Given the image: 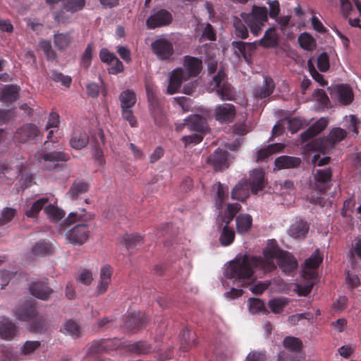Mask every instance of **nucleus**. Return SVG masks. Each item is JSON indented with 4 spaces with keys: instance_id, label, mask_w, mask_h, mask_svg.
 Here are the masks:
<instances>
[{
    "instance_id": "bb28decb",
    "label": "nucleus",
    "mask_w": 361,
    "mask_h": 361,
    "mask_svg": "<svg viewBox=\"0 0 361 361\" xmlns=\"http://www.w3.org/2000/svg\"><path fill=\"white\" fill-rule=\"evenodd\" d=\"M30 293L41 300H47L53 290L44 283L33 282L30 286Z\"/></svg>"
},
{
    "instance_id": "ddd939ff",
    "label": "nucleus",
    "mask_w": 361,
    "mask_h": 361,
    "mask_svg": "<svg viewBox=\"0 0 361 361\" xmlns=\"http://www.w3.org/2000/svg\"><path fill=\"white\" fill-rule=\"evenodd\" d=\"M323 261V255L317 249L312 255L305 261V269L303 274L305 277H308L310 279H315L317 274L315 270L319 267Z\"/></svg>"
},
{
    "instance_id": "1a4fd4ad",
    "label": "nucleus",
    "mask_w": 361,
    "mask_h": 361,
    "mask_svg": "<svg viewBox=\"0 0 361 361\" xmlns=\"http://www.w3.org/2000/svg\"><path fill=\"white\" fill-rule=\"evenodd\" d=\"M172 21V14L167 10L161 8L148 17L146 20V25L149 29H155L167 26Z\"/></svg>"
},
{
    "instance_id": "3c124183",
    "label": "nucleus",
    "mask_w": 361,
    "mask_h": 361,
    "mask_svg": "<svg viewBox=\"0 0 361 361\" xmlns=\"http://www.w3.org/2000/svg\"><path fill=\"white\" fill-rule=\"evenodd\" d=\"M235 36L238 38L246 39L248 37V30L246 25L238 18L235 17L233 20Z\"/></svg>"
},
{
    "instance_id": "dca6fc26",
    "label": "nucleus",
    "mask_w": 361,
    "mask_h": 361,
    "mask_svg": "<svg viewBox=\"0 0 361 361\" xmlns=\"http://www.w3.org/2000/svg\"><path fill=\"white\" fill-rule=\"evenodd\" d=\"M228 156L227 151L218 148L207 157V162L212 166L215 171H222L228 167Z\"/></svg>"
},
{
    "instance_id": "6e6552de",
    "label": "nucleus",
    "mask_w": 361,
    "mask_h": 361,
    "mask_svg": "<svg viewBox=\"0 0 361 361\" xmlns=\"http://www.w3.org/2000/svg\"><path fill=\"white\" fill-rule=\"evenodd\" d=\"M41 137L38 127L33 123H25L18 128L14 135L15 140L20 143L37 140Z\"/></svg>"
},
{
    "instance_id": "c03bdc74",
    "label": "nucleus",
    "mask_w": 361,
    "mask_h": 361,
    "mask_svg": "<svg viewBox=\"0 0 361 361\" xmlns=\"http://www.w3.org/2000/svg\"><path fill=\"white\" fill-rule=\"evenodd\" d=\"M180 349L184 352L188 351L192 346L196 345L195 339L191 340L190 332L188 329H183L180 331Z\"/></svg>"
},
{
    "instance_id": "20e7f679",
    "label": "nucleus",
    "mask_w": 361,
    "mask_h": 361,
    "mask_svg": "<svg viewBox=\"0 0 361 361\" xmlns=\"http://www.w3.org/2000/svg\"><path fill=\"white\" fill-rule=\"evenodd\" d=\"M241 18L255 36H258L268 20V11L264 6H253L251 12L242 13Z\"/></svg>"
},
{
    "instance_id": "c756f323",
    "label": "nucleus",
    "mask_w": 361,
    "mask_h": 361,
    "mask_svg": "<svg viewBox=\"0 0 361 361\" xmlns=\"http://www.w3.org/2000/svg\"><path fill=\"white\" fill-rule=\"evenodd\" d=\"M236 230L239 234L247 233L252 226V218L248 214H240L235 218Z\"/></svg>"
},
{
    "instance_id": "2eb2a0df",
    "label": "nucleus",
    "mask_w": 361,
    "mask_h": 361,
    "mask_svg": "<svg viewBox=\"0 0 361 361\" xmlns=\"http://www.w3.org/2000/svg\"><path fill=\"white\" fill-rule=\"evenodd\" d=\"M241 209L238 203H229L224 211H222L216 218L218 227L221 228L224 226H229L237 213Z\"/></svg>"
},
{
    "instance_id": "c9c22d12",
    "label": "nucleus",
    "mask_w": 361,
    "mask_h": 361,
    "mask_svg": "<svg viewBox=\"0 0 361 361\" xmlns=\"http://www.w3.org/2000/svg\"><path fill=\"white\" fill-rule=\"evenodd\" d=\"M49 197H43L32 204L30 209H27L25 212V214L27 217L35 218L37 217L39 212L44 208L46 204L49 202Z\"/></svg>"
},
{
    "instance_id": "ea45409f",
    "label": "nucleus",
    "mask_w": 361,
    "mask_h": 361,
    "mask_svg": "<svg viewBox=\"0 0 361 361\" xmlns=\"http://www.w3.org/2000/svg\"><path fill=\"white\" fill-rule=\"evenodd\" d=\"M222 231L219 237V241L223 246H228L233 243L235 233L234 229L229 226L221 227Z\"/></svg>"
},
{
    "instance_id": "338daca9",
    "label": "nucleus",
    "mask_w": 361,
    "mask_h": 361,
    "mask_svg": "<svg viewBox=\"0 0 361 361\" xmlns=\"http://www.w3.org/2000/svg\"><path fill=\"white\" fill-rule=\"evenodd\" d=\"M77 281L86 286L90 285L93 281L92 272L88 269H83L77 277Z\"/></svg>"
},
{
    "instance_id": "cd10ccee",
    "label": "nucleus",
    "mask_w": 361,
    "mask_h": 361,
    "mask_svg": "<svg viewBox=\"0 0 361 361\" xmlns=\"http://www.w3.org/2000/svg\"><path fill=\"white\" fill-rule=\"evenodd\" d=\"M20 87L16 85H7L1 91L0 100L4 103H13L19 97Z\"/></svg>"
},
{
    "instance_id": "58836bf2",
    "label": "nucleus",
    "mask_w": 361,
    "mask_h": 361,
    "mask_svg": "<svg viewBox=\"0 0 361 361\" xmlns=\"http://www.w3.org/2000/svg\"><path fill=\"white\" fill-rule=\"evenodd\" d=\"M215 185L216 186L215 204L216 208L219 209L222 208L224 202L228 198V188L220 182H218Z\"/></svg>"
},
{
    "instance_id": "a211bd4d",
    "label": "nucleus",
    "mask_w": 361,
    "mask_h": 361,
    "mask_svg": "<svg viewBox=\"0 0 361 361\" xmlns=\"http://www.w3.org/2000/svg\"><path fill=\"white\" fill-rule=\"evenodd\" d=\"M329 120L322 117L300 134L302 142H306L323 131L328 126Z\"/></svg>"
},
{
    "instance_id": "4d7b16f0",
    "label": "nucleus",
    "mask_w": 361,
    "mask_h": 361,
    "mask_svg": "<svg viewBox=\"0 0 361 361\" xmlns=\"http://www.w3.org/2000/svg\"><path fill=\"white\" fill-rule=\"evenodd\" d=\"M39 48L44 51L48 60H54L56 59V52L52 49L51 42L48 40H41L39 42Z\"/></svg>"
},
{
    "instance_id": "a18cd8bd",
    "label": "nucleus",
    "mask_w": 361,
    "mask_h": 361,
    "mask_svg": "<svg viewBox=\"0 0 361 361\" xmlns=\"http://www.w3.org/2000/svg\"><path fill=\"white\" fill-rule=\"evenodd\" d=\"M51 251V245L49 242L39 240L32 247V254L35 256H44Z\"/></svg>"
},
{
    "instance_id": "680f3d73",
    "label": "nucleus",
    "mask_w": 361,
    "mask_h": 361,
    "mask_svg": "<svg viewBox=\"0 0 361 361\" xmlns=\"http://www.w3.org/2000/svg\"><path fill=\"white\" fill-rule=\"evenodd\" d=\"M70 13L66 11L63 9V6H62V8L59 11H56L54 13V20L59 24H66L71 22V16Z\"/></svg>"
},
{
    "instance_id": "7c9ffc66",
    "label": "nucleus",
    "mask_w": 361,
    "mask_h": 361,
    "mask_svg": "<svg viewBox=\"0 0 361 361\" xmlns=\"http://www.w3.org/2000/svg\"><path fill=\"white\" fill-rule=\"evenodd\" d=\"M279 37L274 27L269 28L263 37L258 41V44L265 48L275 47L278 44Z\"/></svg>"
},
{
    "instance_id": "39448f33",
    "label": "nucleus",
    "mask_w": 361,
    "mask_h": 361,
    "mask_svg": "<svg viewBox=\"0 0 361 361\" xmlns=\"http://www.w3.org/2000/svg\"><path fill=\"white\" fill-rule=\"evenodd\" d=\"M347 135V132L341 128H334L331 130L329 135L322 139L313 140L308 145L310 150H318L323 153L328 152L333 149L336 144L340 142Z\"/></svg>"
},
{
    "instance_id": "69168bd1",
    "label": "nucleus",
    "mask_w": 361,
    "mask_h": 361,
    "mask_svg": "<svg viewBox=\"0 0 361 361\" xmlns=\"http://www.w3.org/2000/svg\"><path fill=\"white\" fill-rule=\"evenodd\" d=\"M267 360L265 351L252 350L247 355L245 361H267Z\"/></svg>"
},
{
    "instance_id": "423d86ee",
    "label": "nucleus",
    "mask_w": 361,
    "mask_h": 361,
    "mask_svg": "<svg viewBox=\"0 0 361 361\" xmlns=\"http://www.w3.org/2000/svg\"><path fill=\"white\" fill-rule=\"evenodd\" d=\"M153 53L161 61L170 60L174 54L172 42L166 38L160 37L151 44Z\"/></svg>"
},
{
    "instance_id": "5701e85b",
    "label": "nucleus",
    "mask_w": 361,
    "mask_h": 361,
    "mask_svg": "<svg viewBox=\"0 0 361 361\" xmlns=\"http://www.w3.org/2000/svg\"><path fill=\"white\" fill-rule=\"evenodd\" d=\"M92 141L94 142V156L95 160L97 161L98 164L102 166L105 164V160L104 159V154L102 150V146L104 145V133L102 130H99L92 137Z\"/></svg>"
},
{
    "instance_id": "e433bc0d",
    "label": "nucleus",
    "mask_w": 361,
    "mask_h": 361,
    "mask_svg": "<svg viewBox=\"0 0 361 361\" xmlns=\"http://www.w3.org/2000/svg\"><path fill=\"white\" fill-rule=\"evenodd\" d=\"M283 147V145L281 143L269 145L267 147L261 149L257 152V161H262L272 154L281 152Z\"/></svg>"
},
{
    "instance_id": "79ce46f5",
    "label": "nucleus",
    "mask_w": 361,
    "mask_h": 361,
    "mask_svg": "<svg viewBox=\"0 0 361 361\" xmlns=\"http://www.w3.org/2000/svg\"><path fill=\"white\" fill-rule=\"evenodd\" d=\"M339 101L343 104H349L353 99L352 90L346 85H341L337 87Z\"/></svg>"
},
{
    "instance_id": "393cba45",
    "label": "nucleus",
    "mask_w": 361,
    "mask_h": 361,
    "mask_svg": "<svg viewBox=\"0 0 361 361\" xmlns=\"http://www.w3.org/2000/svg\"><path fill=\"white\" fill-rule=\"evenodd\" d=\"M146 322L147 317L144 314L132 313L127 317L125 321V327L128 331L135 333L142 328Z\"/></svg>"
},
{
    "instance_id": "b1692460",
    "label": "nucleus",
    "mask_w": 361,
    "mask_h": 361,
    "mask_svg": "<svg viewBox=\"0 0 361 361\" xmlns=\"http://www.w3.org/2000/svg\"><path fill=\"white\" fill-rule=\"evenodd\" d=\"M251 188L247 179H242L231 191V198L240 202H245L249 197Z\"/></svg>"
},
{
    "instance_id": "a19ab883",
    "label": "nucleus",
    "mask_w": 361,
    "mask_h": 361,
    "mask_svg": "<svg viewBox=\"0 0 361 361\" xmlns=\"http://www.w3.org/2000/svg\"><path fill=\"white\" fill-rule=\"evenodd\" d=\"M44 212L51 221L56 222L59 221L65 216V212L52 203L45 205Z\"/></svg>"
},
{
    "instance_id": "4c0bfd02",
    "label": "nucleus",
    "mask_w": 361,
    "mask_h": 361,
    "mask_svg": "<svg viewBox=\"0 0 361 361\" xmlns=\"http://www.w3.org/2000/svg\"><path fill=\"white\" fill-rule=\"evenodd\" d=\"M283 345L284 348L288 350L290 353L298 354L302 348V341L294 336H286L283 341Z\"/></svg>"
},
{
    "instance_id": "9b49d317",
    "label": "nucleus",
    "mask_w": 361,
    "mask_h": 361,
    "mask_svg": "<svg viewBox=\"0 0 361 361\" xmlns=\"http://www.w3.org/2000/svg\"><path fill=\"white\" fill-rule=\"evenodd\" d=\"M236 115L234 105L228 103L216 105L214 109V117L221 123H230L233 121Z\"/></svg>"
},
{
    "instance_id": "f3484780",
    "label": "nucleus",
    "mask_w": 361,
    "mask_h": 361,
    "mask_svg": "<svg viewBox=\"0 0 361 361\" xmlns=\"http://www.w3.org/2000/svg\"><path fill=\"white\" fill-rule=\"evenodd\" d=\"M90 142V136L82 128L77 127L73 130L70 138V145L72 148L80 150L85 148Z\"/></svg>"
},
{
    "instance_id": "0eeeda50",
    "label": "nucleus",
    "mask_w": 361,
    "mask_h": 361,
    "mask_svg": "<svg viewBox=\"0 0 361 361\" xmlns=\"http://www.w3.org/2000/svg\"><path fill=\"white\" fill-rule=\"evenodd\" d=\"M226 75L224 70L221 69L213 77V82L218 88L216 92L222 100H232L235 96V92L232 86L226 81Z\"/></svg>"
},
{
    "instance_id": "412c9836",
    "label": "nucleus",
    "mask_w": 361,
    "mask_h": 361,
    "mask_svg": "<svg viewBox=\"0 0 361 361\" xmlns=\"http://www.w3.org/2000/svg\"><path fill=\"white\" fill-rule=\"evenodd\" d=\"M251 192L257 194L264 188V173L260 169H254L250 174L247 180Z\"/></svg>"
},
{
    "instance_id": "7ed1b4c3",
    "label": "nucleus",
    "mask_w": 361,
    "mask_h": 361,
    "mask_svg": "<svg viewBox=\"0 0 361 361\" xmlns=\"http://www.w3.org/2000/svg\"><path fill=\"white\" fill-rule=\"evenodd\" d=\"M93 219V215L87 213L84 209L71 212L64 224L67 226L76 222H82L72 228L67 233V238L74 245H82L89 238L90 231L88 221Z\"/></svg>"
},
{
    "instance_id": "c85d7f7f",
    "label": "nucleus",
    "mask_w": 361,
    "mask_h": 361,
    "mask_svg": "<svg viewBox=\"0 0 361 361\" xmlns=\"http://www.w3.org/2000/svg\"><path fill=\"white\" fill-rule=\"evenodd\" d=\"M274 164L279 169H293L300 165L301 159L295 157L281 156L276 159Z\"/></svg>"
},
{
    "instance_id": "052dcab7",
    "label": "nucleus",
    "mask_w": 361,
    "mask_h": 361,
    "mask_svg": "<svg viewBox=\"0 0 361 361\" xmlns=\"http://www.w3.org/2000/svg\"><path fill=\"white\" fill-rule=\"evenodd\" d=\"M146 92L149 102V110L160 106L159 99L154 89L149 85L146 86Z\"/></svg>"
},
{
    "instance_id": "5fc2aeb1",
    "label": "nucleus",
    "mask_w": 361,
    "mask_h": 361,
    "mask_svg": "<svg viewBox=\"0 0 361 361\" xmlns=\"http://www.w3.org/2000/svg\"><path fill=\"white\" fill-rule=\"evenodd\" d=\"M92 52H93V45L92 44H88L82 54L80 65L85 69H87L92 62Z\"/></svg>"
},
{
    "instance_id": "8fccbe9b",
    "label": "nucleus",
    "mask_w": 361,
    "mask_h": 361,
    "mask_svg": "<svg viewBox=\"0 0 361 361\" xmlns=\"http://www.w3.org/2000/svg\"><path fill=\"white\" fill-rule=\"evenodd\" d=\"M63 332L73 338H78L81 335L80 326L73 320H68L65 322Z\"/></svg>"
},
{
    "instance_id": "4468645a",
    "label": "nucleus",
    "mask_w": 361,
    "mask_h": 361,
    "mask_svg": "<svg viewBox=\"0 0 361 361\" xmlns=\"http://www.w3.org/2000/svg\"><path fill=\"white\" fill-rule=\"evenodd\" d=\"M186 126L189 130L198 133H204L207 130V123L206 119L200 115H190L186 119L182 126L177 127V130H180L182 127Z\"/></svg>"
},
{
    "instance_id": "0e129e2a",
    "label": "nucleus",
    "mask_w": 361,
    "mask_h": 361,
    "mask_svg": "<svg viewBox=\"0 0 361 361\" xmlns=\"http://www.w3.org/2000/svg\"><path fill=\"white\" fill-rule=\"evenodd\" d=\"M317 67L322 72H326L329 68V59L326 52H322L318 56Z\"/></svg>"
},
{
    "instance_id": "473e14b6",
    "label": "nucleus",
    "mask_w": 361,
    "mask_h": 361,
    "mask_svg": "<svg viewBox=\"0 0 361 361\" xmlns=\"http://www.w3.org/2000/svg\"><path fill=\"white\" fill-rule=\"evenodd\" d=\"M142 236L137 233H125L121 238L120 243L128 249L135 248L142 242Z\"/></svg>"
},
{
    "instance_id": "e2e57ef3",
    "label": "nucleus",
    "mask_w": 361,
    "mask_h": 361,
    "mask_svg": "<svg viewBox=\"0 0 361 361\" xmlns=\"http://www.w3.org/2000/svg\"><path fill=\"white\" fill-rule=\"evenodd\" d=\"M40 346L39 341H26L21 348V354L30 355Z\"/></svg>"
},
{
    "instance_id": "6e6d98bb",
    "label": "nucleus",
    "mask_w": 361,
    "mask_h": 361,
    "mask_svg": "<svg viewBox=\"0 0 361 361\" xmlns=\"http://www.w3.org/2000/svg\"><path fill=\"white\" fill-rule=\"evenodd\" d=\"M150 112L156 125L161 126L165 124L166 117L160 106L150 109Z\"/></svg>"
},
{
    "instance_id": "f704fd0d",
    "label": "nucleus",
    "mask_w": 361,
    "mask_h": 361,
    "mask_svg": "<svg viewBox=\"0 0 361 361\" xmlns=\"http://www.w3.org/2000/svg\"><path fill=\"white\" fill-rule=\"evenodd\" d=\"M121 109L132 108L136 103V94L131 90L123 91L119 95Z\"/></svg>"
},
{
    "instance_id": "f8f14e48",
    "label": "nucleus",
    "mask_w": 361,
    "mask_h": 361,
    "mask_svg": "<svg viewBox=\"0 0 361 361\" xmlns=\"http://www.w3.org/2000/svg\"><path fill=\"white\" fill-rule=\"evenodd\" d=\"M37 314L35 300L32 298H26L16 311L17 318L25 322L31 321Z\"/></svg>"
},
{
    "instance_id": "09e8293b",
    "label": "nucleus",
    "mask_w": 361,
    "mask_h": 361,
    "mask_svg": "<svg viewBox=\"0 0 361 361\" xmlns=\"http://www.w3.org/2000/svg\"><path fill=\"white\" fill-rule=\"evenodd\" d=\"M300 47L307 51L313 50L316 46L314 39L307 32L302 33L298 37Z\"/></svg>"
},
{
    "instance_id": "9d476101",
    "label": "nucleus",
    "mask_w": 361,
    "mask_h": 361,
    "mask_svg": "<svg viewBox=\"0 0 361 361\" xmlns=\"http://www.w3.org/2000/svg\"><path fill=\"white\" fill-rule=\"evenodd\" d=\"M315 188L320 193L325 192L331 186L332 170L331 168L315 169L313 171Z\"/></svg>"
},
{
    "instance_id": "aec40b11",
    "label": "nucleus",
    "mask_w": 361,
    "mask_h": 361,
    "mask_svg": "<svg viewBox=\"0 0 361 361\" xmlns=\"http://www.w3.org/2000/svg\"><path fill=\"white\" fill-rule=\"evenodd\" d=\"M275 89V83L270 76L264 77V83L261 86L256 87L253 90L255 98L263 99L269 97Z\"/></svg>"
},
{
    "instance_id": "6ab92c4d",
    "label": "nucleus",
    "mask_w": 361,
    "mask_h": 361,
    "mask_svg": "<svg viewBox=\"0 0 361 361\" xmlns=\"http://www.w3.org/2000/svg\"><path fill=\"white\" fill-rule=\"evenodd\" d=\"M18 334L17 326L6 317H0V337L2 339L11 341Z\"/></svg>"
},
{
    "instance_id": "72a5a7b5",
    "label": "nucleus",
    "mask_w": 361,
    "mask_h": 361,
    "mask_svg": "<svg viewBox=\"0 0 361 361\" xmlns=\"http://www.w3.org/2000/svg\"><path fill=\"white\" fill-rule=\"evenodd\" d=\"M88 184L80 180H75L68 190V195L71 200H76L80 194H83L88 190Z\"/></svg>"
},
{
    "instance_id": "f257e3e1",
    "label": "nucleus",
    "mask_w": 361,
    "mask_h": 361,
    "mask_svg": "<svg viewBox=\"0 0 361 361\" xmlns=\"http://www.w3.org/2000/svg\"><path fill=\"white\" fill-rule=\"evenodd\" d=\"M263 255L264 257L247 254L237 255L226 269L225 276L233 279L238 286L247 287L255 281L254 269L264 273L271 272L276 269L274 262L275 259L285 274H289L298 267V262L294 256L279 247H267L263 251Z\"/></svg>"
},
{
    "instance_id": "de8ad7c7",
    "label": "nucleus",
    "mask_w": 361,
    "mask_h": 361,
    "mask_svg": "<svg viewBox=\"0 0 361 361\" xmlns=\"http://www.w3.org/2000/svg\"><path fill=\"white\" fill-rule=\"evenodd\" d=\"M129 350L137 354H148L154 351L152 347L147 342L140 341L128 346Z\"/></svg>"
},
{
    "instance_id": "864d4df0",
    "label": "nucleus",
    "mask_w": 361,
    "mask_h": 361,
    "mask_svg": "<svg viewBox=\"0 0 361 361\" xmlns=\"http://www.w3.org/2000/svg\"><path fill=\"white\" fill-rule=\"evenodd\" d=\"M102 353H106L105 348L104 347V341L103 339L94 341L92 342L87 348V355L88 357H90L92 355L95 354H99Z\"/></svg>"
},
{
    "instance_id": "a878e982",
    "label": "nucleus",
    "mask_w": 361,
    "mask_h": 361,
    "mask_svg": "<svg viewBox=\"0 0 361 361\" xmlns=\"http://www.w3.org/2000/svg\"><path fill=\"white\" fill-rule=\"evenodd\" d=\"M310 229L307 222L300 219L291 224L288 230L289 235L295 239H304Z\"/></svg>"
},
{
    "instance_id": "13d9d810",
    "label": "nucleus",
    "mask_w": 361,
    "mask_h": 361,
    "mask_svg": "<svg viewBox=\"0 0 361 361\" xmlns=\"http://www.w3.org/2000/svg\"><path fill=\"white\" fill-rule=\"evenodd\" d=\"M249 310L252 314L266 311L264 302L258 298L249 299Z\"/></svg>"
},
{
    "instance_id": "37998d69",
    "label": "nucleus",
    "mask_w": 361,
    "mask_h": 361,
    "mask_svg": "<svg viewBox=\"0 0 361 361\" xmlns=\"http://www.w3.org/2000/svg\"><path fill=\"white\" fill-rule=\"evenodd\" d=\"M86 4V0H64L63 6L66 11L71 14L82 11Z\"/></svg>"
},
{
    "instance_id": "4be33fe9",
    "label": "nucleus",
    "mask_w": 361,
    "mask_h": 361,
    "mask_svg": "<svg viewBox=\"0 0 361 361\" xmlns=\"http://www.w3.org/2000/svg\"><path fill=\"white\" fill-rule=\"evenodd\" d=\"M231 46L234 49V53L238 57L242 56L246 61H249L251 52L255 49V42H244L243 41H233Z\"/></svg>"
},
{
    "instance_id": "603ef678",
    "label": "nucleus",
    "mask_w": 361,
    "mask_h": 361,
    "mask_svg": "<svg viewBox=\"0 0 361 361\" xmlns=\"http://www.w3.org/2000/svg\"><path fill=\"white\" fill-rule=\"evenodd\" d=\"M288 304L286 298H277L271 300L269 302V308L275 314L281 313Z\"/></svg>"
},
{
    "instance_id": "49530a36",
    "label": "nucleus",
    "mask_w": 361,
    "mask_h": 361,
    "mask_svg": "<svg viewBox=\"0 0 361 361\" xmlns=\"http://www.w3.org/2000/svg\"><path fill=\"white\" fill-rule=\"evenodd\" d=\"M42 158L45 161L49 162H56L59 161H66L69 159V155L63 152H51L48 153H44Z\"/></svg>"
},
{
    "instance_id": "774afa93",
    "label": "nucleus",
    "mask_w": 361,
    "mask_h": 361,
    "mask_svg": "<svg viewBox=\"0 0 361 361\" xmlns=\"http://www.w3.org/2000/svg\"><path fill=\"white\" fill-rule=\"evenodd\" d=\"M278 361H300L298 354L283 350L278 355Z\"/></svg>"
},
{
    "instance_id": "bf43d9fd",
    "label": "nucleus",
    "mask_w": 361,
    "mask_h": 361,
    "mask_svg": "<svg viewBox=\"0 0 361 361\" xmlns=\"http://www.w3.org/2000/svg\"><path fill=\"white\" fill-rule=\"evenodd\" d=\"M50 78L54 82H61L63 85L68 87L71 84V78L69 76H66L63 73L60 72H57L56 71H51Z\"/></svg>"
},
{
    "instance_id": "2f4dec72",
    "label": "nucleus",
    "mask_w": 361,
    "mask_h": 361,
    "mask_svg": "<svg viewBox=\"0 0 361 361\" xmlns=\"http://www.w3.org/2000/svg\"><path fill=\"white\" fill-rule=\"evenodd\" d=\"M72 42L71 32H56L54 35V46L60 51L66 50Z\"/></svg>"
},
{
    "instance_id": "f03ea898",
    "label": "nucleus",
    "mask_w": 361,
    "mask_h": 361,
    "mask_svg": "<svg viewBox=\"0 0 361 361\" xmlns=\"http://www.w3.org/2000/svg\"><path fill=\"white\" fill-rule=\"evenodd\" d=\"M183 64V68H177L171 73L167 87L169 94L178 92L183 82L197 77L202 68L201 59L188 55L184 56Z\"/></svg>"
}]
</instances>
